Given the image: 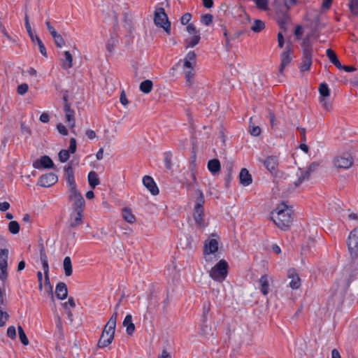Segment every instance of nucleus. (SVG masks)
I'll return each instance as SVG.
<instances>
[{
    "mask_svg": "<svg viewBox=\"0 0 358 358\" xmlns=\"http://www.w3.org/2000/svg\"><path fill=\"white\" fill-rule=\"evenodd\" d=\"M358 275V264L352 261L347 264L336 278L331 288V299L338 304L343 302L350 283L357 279Z\"/></svg>",
    "mask_w": 358,
    "mask_h": 358,
    "instance_id": "obj_1",
    "label": "nucleus"
},
{
    "mask_svg": "<svg viewBox=\"0 0 358 358\" xmlns=\"http://www.w3.org/2000/svg\"><path fill=\"white\" fill-rule=\"evenodd\" d=\"M275 211L276 217H271L275 225L280 229L287 231L289 229L293 222L294 210L292 206H289L286 202L282 201L278 204Z\"/></svg>",
    "mask_w": 358,
    "mask_h": 358,
    "instance_id": "obj_2",
    "label": "nucleus"
},
{
    "mask_svg": "<svg viewBox=\"0 0 358 358\" xmlns=\"http://www.w3.org/2000/svg\"><path fill=\"white\" fill-rule=\"evenodd\" d=\"M117 315L118 313H113L106 324L101 338L98 341L97 345L99 348L107 347L112 343L114 338Z\"/></svg>",
    "mask_w": 358,
    "mask_h": 358,
    "instance_id": "obj_3",
    "label": "nucleus"
},
{
    "mask_svg": "<svg viewBox=\"0 0 358 358\" xmlns=\"http://www.w3.org/2000/svg\"><path fill=\"white\" fill-rule=\"evenodd\" d=\"M228 263L222 259L219 261L210 271V276L216 281L222 282L228 274Z\"/></svg>",
    "mask_w": 358,
    "mask_h": 358,
    "instance_id": "obj_4",
    "label": "nucleus"
},
{
    "mask_svg": "<svg viewBox=\"0 0 358 358\" xmlns=\"http://www.w3.org/2000/svg\"><path fill=\"white\" fill-rule=\"evenodd\" d=\"M69 201L72 202V212H83L85 201L77 189L69 191Z\"/></svg>",
    "mask_w": 358,
    "mask_h": 358,
    "instance_id": "obj_5",
    "label": "nucleus"
},
{
    "mask_svg": "<svg viewBox=\"0 0 358 358\" xmlns=\"http://www.w3.org/2000/svg\"><path fill=\"white\" fill-rule=\"evenodd\" d=\"M154 22L157 27L163 28L168 34H171V22L169 21L168 16L164 8L160 7L156 8Z\"/></svg>",
    "mask_w": 358,
    "mask_h": 358,
    "instance_id": "obj_6",
    "label": "nucleus"
},
{
    "mask_svg": "<svg viewBox=\"0 0 358 358\" xmlns=\"http://www.w3.org/2000/svg\"><path fill=\"white\" fill-rule=\"evenodd\" d=\"M289 8L286 5L279 3L275 11V16L279 27L284 30H287V24L290 21V17L288 14Z\"/></svg>",
    "mask_w": 358,
    "mask_h": 358,
    "instance_id": "obj_7",
    "label": "nucleus"
},
{
    "mask_svg": "<svg viewBox=\"0 0 358 358\" xmlns=\"http://www.w3.org/2000/svg\"><path fill=\"white\" fill-rule=\"evenodd\" d=\"M320 92V103L322 104L324 109L329 111L332 109V103L331 101L327 100V98L330 96V90L328 85L326 83H322L319 86Z\"/></svg>",
    "mask_w": 358,
    "mask_h": 358,
    "instance_id": "obj_8",
    "label": "nucleus"
},
{
    "mask_svg": "<svg viewBox=\"0 0 358 358\" xmlns=\"http://www.w3.org/2000/svg\"><path fill=\"white\" fill-rule=\"evenodd\" d=\"M347 244L352 257H358V229H354L349 234Z\"/></svg>",
    "mask_w": 358,
    "mask_h": 358,
    "instance_id": "obj_9",
    "label": "nucleus"
},
{
    "mask_svg": "<svg viewBox=\"0 0 358 358\" xmlns=\"http://www.w3.org/2000/svg\"><path fill=\"white\" fill-rule=\"evenodd\" d=\"M8 249H0V280L2 282H4L8 278Z\"/></svg>",
    "mask_w": 358,
    "mask_h": 358,
    "instance_id": "obj_10",
    "label": "nucleus"
},
{
    "mask_svg": "<svg viewBox=\"0 0 358 358\" xmlns=\"http://www.w3.org/2000/svg\"><path fill=\"white\" fill-rule=\"evenodd\" d=\"M334 164L340 169H349L353 164V158L350 153L345 152L334 159Z\"/></svg>",
    "mask_w": 358,
    "mask_h": 358,
    "instance_id": "obj_11",
    "label": "nucleus"
},
{
    "mask_svg": "<svg viewBox=\"0 0 358 358\" xmlns=\"http://www.w3.org/2000/svg\"><path fill=\"white\" fill-rule=\"evenodd\" d=\"M68 93L66 92L63 94V101H64V111L65 113V117L66 122L69 123V126L71 128H73L75 127V112L73 109L71 108V104L69 103L68 101Z\"/></svg>",
    "mask_w": 358,
    "mask_h": 358,
    "instance_id": "obj_12",
    "label": "nucleus"
},
{
    "mask_svg": "<svg viewBox=\"0 0 358 358\" xmlns=\"http://www.w3.org/2000/svg\"><path fill=\"white\" fill-rule=\"evenodd\" d=\"M72 164L73 161H71L64 167L65 177L69 187V191L77 189L76 183L74 178V171L72 166Z\"/></svg>",
    "mask_w": 358,
    "mask_h": 358,
    "instance_id": "obj_13",
    "label": "nucleus"
},
{
    "mask_svg": "<svg viewBox=\"0 0 358 358\" xmlns=\"http://www.w3.org/2000/svg\"><path fill=\"white\" fill-rule=\"evenodd\" d=\"M57 180V176L55 173H48L42 175L39 178L37 185L44 187H49L55 185Z\"/></svg>",
    "mask_w": 358,
    "mask_h": 358,
    "instance_id": "obj_14",
    "label": "nucleus"
},
{
    "mask_svg": "<svg viewBox=\"0 0 358 358\" xmlns=\"http://www.w3.org/2000/svg\"><path fill=\"white\" fill-rule=\"evenodd\" d=\"M261 162L272 175H276L278 166V159L276 156H268L266 159L261 160Z\"/></svg>",
    "mask_w": 358,
    "mask_h": 358,
    "instance_id": "obj_15",
    "label": "nucleus"
},
{
    "mask_svg": "<svg viewBox=\"0 0 358 358\" xmlns=\"http://www.w3.org/2000/svg\"><path fill=\"white\" fill-rule=\"evenodd\" d=\"M54 166H55V164H54L53 161L48 155L42 156L40 159H36L33 163V166L37 169H52V168H54Z\"/></svg>",
    "mask_w": 358,
    "mask_h": 358,
    "instance_id": "obj_16",
    "label": "nucleus"
},
{
    "mask_svg": "<svg viewBox=\"0 0 358 358\" xmlns=\"http://www.w3.org/2000/svg\"><path fill=\"white\" fill-rule=\"evenodd\" d=\"M301 62L299 65V69L301 72L308 71L310 70L313 63V52H308L303 51L302 52Z\"/></svg>",
    "mask_w": 358,
    "mask_h": 358,
    "instance_id": "obj_17",
    "label": "nucleus"
},
{
    "mask_svg": "<svg viewBox=\"0 0 358 358\" xmlns=\"http://www.w3.org/2000/svg\"><path fill=\"white\" fill-rule=\"evenodd\" d=\"M291 48L289 45H287L286 47L285 51L282 52L280 55L281 59V63L279 67V73L280 74H283V71L285 68L289 64V63L292 62V57H291Z\"/></svg>",
    "mask_w": 358,
    "mask_h": 358,
    "instance_id": "obj_18",
    "label": "nucleus"
},
{
    "mask_svg": "<svg viewBox=\"0 0 358 358\" xmlns=\"http://www.w3.org/2000/svg\"><path fill=\"white\" fill-rule=\"evenodd\" d=\"M218 250V241L215 238H210L205 241L203 245V254L209 255L214 254Z\"/></svg>",
    "mask_w": 358,
    "mask_h": 358,
    "instance_id": "obj_19",
    "label": "nucleus"
},
{
    "mask_svg": "<svg viewBox=\"0 0 358 358\" xmlns=\"http://www.w3.org/2000/svg\"><path fill=\"white\" fill-rule=\"evenodd\" d=\"M143 184L152 195L155 196L159 194V188L151 176H145L143 178Z\"/></svg>",
    "mask_w": 358,
    "mask_h": 358,
    "instance_id": "obj_20",
    "label": "nucleus"
},
{
    "mask_svg": "<svg viewBox=\"0 0 358 358\" xmlns=\"http://www.w3.org/2000/svg\"><path fill=\"white\" fill-rule=\"evenodd\" d=\"M83 212H71L69 220V227L76 228L83 224Z\"/></svg>",
    "mask_w": 358,
    "mask_h": 358,
    "instance_id": "obj_21",
    "label": "nucleus"
},
{
    "mask_svg": "<svg viewBox=\"0 0 358 358\" xmlns=\"http://www.w3.org/2000/svg\"><path fill=\"white\" fill-rule=\"evenodd\" d=\"M239 181L243 186H248L252 182V176L247 169H241L239 173Z\"/></svg>",
    "mask_w": 358,
    "mask_h": 358,
    "instance_id": "obj_22",
    "label": "nucleus"
},
{
    "mask_svg": "<svg viewBox=\"0 0 358 358\" xmlns=\"http://www.w3.org/2000/svg\"><path fill=\"white\" fill-rule=\"evenodd\" d=\"M55 294L57 299L64 300L68 296V289L66 285L63 282H59L55 288Z\"/></svg>",
    "mask_w": 358,
    "mask_h": 358,
    "instance_id": "obj_23",
    "label": "nucleus"
},
{
    "mask_svg": "<svg viewBox=\"0 0 358 358\" xmlns=\"http://www.w3.org/2000/svg\"><path fill=\"white\" fill-rule=\"evenodd\" d=\"M31 41L33 43L36 42L37 45H38V49L40 52L45 57H48L46 48L43 43V41L41 40V38L37 36L34 34V32L32 29H31V34H28Z\"/></svg>",
    "mask_w": 358,
    "mask_h": 358,
    "instance_id": "obj_24",
    "label": "nucleus"
},
{
    "mask_svg": "<svg viewBox=\"0 0 358 358\" xmlns=\"http://www.w3.org/2000/svg\"><path fill=\"white\" fill-rule=\"evenodd\" d=\"M288 276L292 278V280L289 282L290 287L293 289H298L301 285V280L298 275L295 273V270H289Z\"/></svg>",
    "mask_w": 358,
    "mask_h": 358,
    "instance_id": "obj_25",
    "label": "nucleus"
},
{
    "mask_svg": "<svg viewBox=\"0 0 358 358\" xmlns=\"http://www.w3.org/2000/svg\"><path fill=\"white\" fill-rule=\"evenodd\" d=\"M122 324L126 327L127 334L129 336H131L135 331V325L132 322L131 315L128 314L126 315Z\"/></svg>",
    "mask_w": 358,
    "mask_h": 358,
    "instance_id": "obj_26",
    "label": "nucleus"
},
{
    "mask_svg": "<svg viewBox=\"0 0 358 358\" xmlns=\"http://www.w3.org/2000/svg\"><path fill=\"white\" fill-rule=\"evenodd\" d=\"M207 166L208 169L213 176H215L217 173H218L221 169L220 162L217 159H213L209 160Z\"/></svg>",
    "mask_w": 358,
    "mask_h": 358,
    "instance_id": "obj_27",
    "label": "nucleus"
},
{
    "mask_svg": "<svg viewBox=\"0 0 358 358\" xmlns=\"http://www.w3.org/2000/svg\"><path fill=\"white\" fill-rule=\"evenodd\" d=\"M40 259L42 264L43 271L49 270V264L48 256L45 252V249L43 243H40Z\"/></svg>",
    "mask_w": 358,
    "mask_h": 358,
    "instance_id": "obj_28",
    "label": "nucleus"
},
{
    "mask_svg": "<svg viewBox=\"0 0 358 358\" xmlns=\"http://www.w3.org/2000/svg\"><path fill=\"white\" fill-rule=\"evenodd\" d=\"M118 44V36L115 33L110 35L106 44V49L109 52H113L116 45Z\"/></svg>",
    "mask_w": 358,
    "mask_h": 358,
    "instance_id": "obj_29",
    "label": "nucleus"
},
{
    "mask_svg": "<svg viewBox=\"0 0 358 358\" xmlns=\"http://www.w3.org/2000/svg\"><path fill=\"white\" fill-rule=\"evenodd\" d=\"M326 55L328 57L330 62L335 65L338 69H341V63L340 62L336 52L331 49H327Z\"/></svg>",
    "mask_w": 358,
    "mask_h": 358,
    "instance_id": "obj_30",
    "label": "nucleus"
},
{
    "mask_svg": "<svg viewBox=\"0 0 358 358\" xmlns=\"http://www.w3.org/2000/svg\"><path fill=\"white\" fill-rule=\"evenodd\" d=\"M64 59L62 61V66L64 69H69L73 66V57L69 51H65L64 53Z\"/></svg>",
    "mask_w": 358,
    "mask_h": 358,
    "instance_id": "obj_31",
    "label": "nucleus"
},
{
    "mask_svg": "<svg viewBox=\"0 0 358 358\" xmlns=\"http://www.w3.org/2000/svg\"><path fill=\"white\" fill-rule=\"evenodd\" d=\"M204 208L203 209H197L194 208V219L195 222L200 226L204 224Z\"/></svg>",
    "mask_w": 358,
    "mask_h": 358,
    "instance_id": "obj_32",
    "label": "nucleus"
},
{
    "mask_svg": "<svg viewBox=\"0 0 358 358\" xmlns=\"http://www.w3.org/2000/svg\"><path fill=\"white\" fill-rule=\"evenodd\" d=\"M260 290L261 292L264 295H267L269 291V284L268 277L266 275H262L259 279Z\"/></svg>",
    "mask_w": 358,
    "mask_h": 358,
    "instance_id": "obj_33",
    "label": "nucleus"
},
{
    "mask_svg": "<svg viewBox=\"0 0 358 358\" xmlns=\"http://www.w3.org/2000/svg\"><path fill=\"white\" fill-rule=\"evenodd\" d=\"M88 182L92 189H94L99 184L98 174L92 171L88 174Z\"/></svg>",
    "mask_w": 358,
    "mask_h": 358,
    "instance_id": "obj_34",
    "label": "nucleus"
},
{
    "mask_svg": "<svg viewBox=\"0 0 358 358\" xmlns=\"http://www.w3.org/2000/svg\"><path fill=\"white\" fill-rule=\"evenodd\" d=\"M313 34L319 33L324 28L325 24L320 21V15H317L313 20Z\"/></svg>",
    "mask_w": 358,
    "mask_h": 358,
    "instance_id": "obj_35",
    "label": "nucleus"
},
{
    "mask_svg": "<svg viewBox=\"0 0 358 358\" xmlns=\"http://www.w3.org/2000/svg\"><path fill=\"white\" fill-rule=\"evenodd\" d=\"M152 87H153L152 81L150 80H145L141 83V84L139 85V89L142 92H143L145 94H148L152 91Z\"/></svg>",
    "mask_w": 358,
    "mask_h": 358,
    "instance_id": "obj_36",
    "label": "nucleus"
},
{
    "mask_svg": "<svg viewBox=\"0 0 358 358\" xmlns=\"http://www.w3.org/2000/svg\"><path fill=\"white\" fill-rule=\"evenodd\" d=\"M63 266L64 270V273L66 276H70L72 275L73 269H72V263L70 257H66L63 262Z\"/></svg>",
    "mask_w": 358,
    "mask_h": 358,
    "instance_id": "obj_37",
    "label": "nucleus"
},
{
    "mask_svg": "<svg viewBox=\"0 0 358 358\" xmlns=\"http://www.w3.org/2000/svg\"><path fill=\"white\" fill-rule=\"evenodd\" d=\"M198 196L195 201L194 208L203 209V204L205 203V198L203 192L200 189H197Z\"/></svg>",
    "mask_w": 358,
    "mask_h": 358,
    "instance_id": "obj_38",
    "label": "nucleus"
},
{
    "mask_svg": "<svg viewBox=\"0 0 358 358\" xmlns=\"http://www.w3.org/2000/svg\"><path fill=\"white\" fill-rule=\"evenodd\" d=\"M200 39V34L194 35L190 39H185V48L194 47L199 43Z\"/></svg>",
    "mask_w": 358,
    "mask_h": 358,
    "instance_id": "obj_39",
    "label": "nucleus"
},
{
    "mask_svg": "<svg viewBox=\"0 0 358 358\" xmlns=\"http://www.w3.org/2000/svg\"><path fill=\"white\" fill-rule=\"evenodd\" d=\"M122 217L129 223H134L136 221L135 216L132 214L131 210L127 208L123 209Z\"/></svg>",
    "mask_w": 358,
    "mask_h": 358,
    "instance_id": "obj_40",
    "label": "nucleus"
},
{
    "mask_svg": "<svg viewBox=\"0 0 358 358\" xmlns=\"http://www.w3.org/2000/svg\"><path fill=\"white\" fill-rule=\"evenodd\" d=\"M301 48H302V52L303 51H306L308 52H313V45L310 40V36H306L305 38H303L302 43H301Z\"/></svg>",
    "mask_w": 358,
    "mask_h": 358,
    "instance_id": "obj_41",
    "label": "nucleus"
},
{
    "mask_svg": "<svg viewBox=\"0 0 358 358\" xmlns=\"http://www.w3.org/2000/svg\"><path fill=\"white\" fill-rule=\"evenodd\" d=\"M265 28L264 22L261 20H255L253 25L251 27V30L255 33H259Z\"/></svg>",
    "mask_w": 358,
    "mask_h": 358,
    "instance_id": "obj_42",
    "label": "nucleus"
},
{
    "mask_svg": "<svg viewBox=\"0 0 358 358\" xmlns=\"http://www.w3.org/2000/svg\"><path fill=\"white\" fill-rule=\"evenodd\" d=\"M189 169L191 171V177L192 178L193 182H196V155L194 154L192 157V161L189 165Z\"/></svg>",
    "mask_w": 358,
    "mask_h": 358,
    "instance_id": "obj_43",
    "label": "nucleus"
},
{
    "mask_svg": "<svg viewBox=\"0 0 358 358\" xmlns=\"http://www.w3.org/2000/svg\"><path fill=\"white\" fill-rule=\"evenodd\" d=\"M17 331H18L19 338H20L21 343L24 345H28L29 343V339L27 337V335H26L23 328L20 325H18Z\"/></svg>",
    "mask_w": 358,
    "mask_h": 358,
    "instance_id": "obj_44",
    "label": "nucleus"
},
{
    "mask_svg": "<svg viewBox=\"0 0 358 358\" xmlns=\"http://www.w3.org/2000/svg\"><path fill=\"white\" fill-rule=\"evenodd\" d=\"M194 69H189L185 71L186 83L189 86H191L194 83Z\"/></svg>",
    "mask_w": 358,
    "mask_h": 358,
    "instance_id": "obj_45",
    "label": "nucleus"
},
{
    "mask_svg": "<svg viewBox=\"0 0 358 358\" xmlns=\"http://www.w3.org/2000/svg\"><path fill=\"white\" fill-rule=\"evenodd\" d=\"M20 224L17 221H10L8 224V230L13 234H17L20 231Z\"/></svg>",
    "mask_w": 358,
    "mask_h": 358,
    "instance_id": "obj_46",
    "label": "nucleus"
},
{
    "mask_svg": "<svg viewBox=\"0 0 358 358\" xmlns=\"http://www.w3.org/2000/svg\"><path fill=\"white\" fill-rule=\"evenodd\" d=\"M164 164H165V166L166 168L168 169V170H171V168H172V162H171V159H172V154L171 152H165L164 153Z\"/></svg>",
    "mask_w": 358,
    "mask_h": 358,
    "instance_id": "obj_47",
    "label": "nucleus"
},
{
    "mask_svg": "<svg viewBox=\"0 0 358 358\" xmlns=\"http://www.w3.org/2000/svg\"><path fill=\"white\" fill-rule=\"evenodd\" d=\"M70 154L67 150H61L58 154V157L62 163L67 162L70 157Z\"/></svg>",
    "mask_w": 358,
    "mask_h": 358,
    "instance_id": "obj_48",
    "label": "nucleus"
},
{
    "mask_svg": "<svg viewBox=\"0 0 358 358\" xmlns=\"http://www.w3.org/2000/svg\"><path fill=\"white\" fill-rule=\"evenodd\" d=\"M52 37L53 38L55 44L57 47L62 48L63 45H64L65 41L61 34L57 33Z\"/></svg>",
    "mask_w": 358,
    "mask_h": 358,
    "instance_id": "obj_49",
    "label": "nucleus"
},
{
    "mask_svg": "<svg viewBox=\"0 0 358 358\" xmlns=\"http://www.w3.org/2000/svg\"><path fill=\"white\" fill-rule=\"evenodd\" d=\"M213 16L211 14L207 13L201 16V22L206 26H208L213 22Z\"/></svg>",
    "mask_w": 358,
    "mask_h": 358,
    "instance_id": "obj_50",
    "label": "nucleus"
},
{
    "mask_svg": "<svg viewBox=\"0 0 358 358\" xmlns=\"http://www.w3.org/2000/svg\"><path fill=\"white\" fill-rule=\"evenodd\" d=\"M200 329H201V334L202 335L207 336L209 334V332L211 330V327L207 324V322H204L203 320H201Z\"/></svg>",
    "mask_w": 358,
    "mask_h": 358,
    "instance_id": "obj_51",
    "label": "nucleus"
},
{
    "mask_svg": "<svg viewBox=\"0 0 358 358\" xmlns=\"http://www.w3.org/2000/svg\"><path fill=\"white\" fill-rule=\"evenodd\" d=\"M257 7L262 10L268 9V0H255Z\"/></svg>",
    "mask_w": 358,
    "mask_h": 358,
    "instance_id": "obj_52",
    "label": "nucleus"
},
{
    "mask_svg": "<svg viewBox=\"0 0 358 358\" xmlns=\"http://www.w3.org/2000/svg\"><path fill=\"white\" fill-rule=\"evenodd\" d=\"M8 319L9 315L6 312L0 310V327L5 326Z\"/></svg>",
    "mask_w": 358,
    "mask_h": 358,
    "instance_id": "obj_53",
    "label": "nucleus"
},
{
    "mask_svg": "<svg viewBox=\"0 0 358 358\" xmlns=\"http://www.w3.org/2000/svg\"><path fill=\"white\" fill-rule=\"evenodd\" d=\"M350 9L352 14H358V0H350L349 3Z\"/></svg>",
    "mask_w": 358,
    "mask_h": 358,
    "instance_id": "obj_54",
    "label": "nucleus"
},
{
    "mask_svg": "<svg viewBox=\"0 0 358 358\" xmlns=\"http://www.w3.org/2000/svg\"><path fill=\"white\" fill-rule=\"evenodd\" d=\"M44 271V277H45V285L48 287L51 294H52V286L50 284V277H49V270H45ZM52 298L53 299V295H52Z\"/></svg>",
    "mask_w": 358,
    "mask_h": 358,
    "instance_id": "obj_55",
    "label": "nucleus"
},
{
    "mask_svg": "<svg viewBox=\"0 0 358 358\" xmlns=\"http://www.w3.org/2000/svg\"><path fill=\"white\" fill-rule=\"evenodd\" d=\"M210 303L208 302V303H204L203 306V314L201 320H203L204 322H207V315L210 312Z\"/></svg>",
    "mask_w": 358,
    "mask_h": 358,
    "instance_id": "obj_56",
    "label": "nucleus"
},
{
    "mask_svg": "<svg viewBox=\"0 0 358 358\" xmlns=\"http://www.w3.org/2000/svg\"><path fill=\"white\" fill-rule=\"evenodd\" d=\"M77 149V143L76 140L74 138H71L69 141V147L67 150L71 154H73L76 152Z\"/></svg>",
    "mask_w": 358,
    "mask_h": 358,
    "instance_id": "obj_57",
    "label": "nucleus"
},
{
    "mask_svg": "<svg viewBox=\"0 0 358 358\" xmlns=\"http://www.w3.org/2000/svg\"><path fill=\"white\" fill-rule=\"evenodd\" d=\"M185 59L189 61V62H192L193 64H196V55L194 51H189L187 54Z\"/></svg>",
    "mask_w": 358,
    "mask_h": 358,
    "instance_id": "obj_58",
    "label": "nucleus"
},
{
    "mask_svg": "<svg viewBox=\"0 0 358 358\" xmlns=\"http://www.w3.org/2000/svg\"><path fill=\"white\" fill-rule=\"evenodd\" d=\"M20 129H21L22 133L23 134L27 135L26 137H28L31 134V131L30 128L24 122H21Z\"/></svg>",
    "mask_w": 358,
    "mask_h": 358,
    "instance_id": "obj_59",
    "label": "nucleus"
},
{
    "mask_svg": "<svg viewBox=\"0 0 358 358\" xmlns=\"http://www.w3.org/2000/svg\"><path fill=\"white\" fill-rule=\"evenodd\" d=\"M250 133L253 136H258L261 134V129L258 126L250 125Z\"/></svg>",
    "mask_w": 358,
    "mask_h": 358,
    "instance_id": "obj_60",
    "label": "nucleus"
},
{
    "mask_svg": "<svg viewBox=\"0 0 358 358\" xmlns=\"http://www.w3.org/2000/svg\"><path fill=\"white\" fill-rule=\"evenodd\" d=\"M29 89V86L27 83H22L17 87V93L20 95L24 94Z\"/></svg>",
    "mask_w": 358,
    "mask_h": 358,
    "instance_id": "obj_61",
    "label": "nucleus"
},
{
    "mask_svg": "<svg viewBox=\"0 0 358 358\" xmlns=\"http://www.w3.org/2000/svg\"><path fill=\"white\" fill-rule=\"evenodd\" d=\"M192 19V15L189 13L183 14L180 18V22L182 24L185 25L189 23Z\"/></svg>",
    "mask_w": 358,
    "mask_h": 358,
    "instance_id": "obj_62",
    "label": "nucleus"
},
{
    "mask_svg": "<svg viewBox=\"0 0 358 358\" xmlns=\"http://www.w3.org/2000/svg\"><path fill=\"white\" fill-rule=\"evenodd\" d=\"M7 336L11 339H15L16 338V329L14 326H10L7 329Z\"/></svg>",
    "mask_w": 358,
    "mask_h": 358,
    "instance_id": "obj_63",
    "label": "nucleus"
},
{
    "mask_svg": "<svg viewBox=\"0 0 358 358\" xmlns=\"http://www.w3.org/2000/svg\"><path fill=\"white\" fill-rule=\"evenodd\" d=\"M268 117L271 127L273 128L276 127L278 125V122L275 119V114L271 110H269L268 112Z\"/></svg>",
    "mask_w": 358,
    "mask_h": 358,
    "instance_id": "obj_64",
    "label": "nucleus"
}]
</instances>
